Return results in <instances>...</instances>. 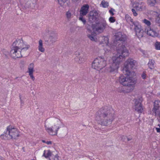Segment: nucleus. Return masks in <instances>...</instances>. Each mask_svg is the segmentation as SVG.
I'll use <instances>...</instances> for the list:
<instances>
[{"instance_id":"obj_1","label":"nucleus","mask_w":160,"mask_h":160,"mask_svg":"<svg viewBox=\"0 0 160 160\" xmlns=\"http://www.w3.org/2000/svg\"><path fill=\"white\" fill-rule=\"evenodd\" d=\"M115 36L116 40L119 41V42H118L119 44L116 48L117 54L112 57L111 60L112 63L109 69L110 72L112 74L118 72L121 62L126 57L129 55V51L125 46V41L126 39V35H122L121 32H119L116 33Z\"/></svg>"},{"instance_id":"obj_2","label":"nucleus","mask_w":160,"mask_h":160,"mask_svg":"<svg viewBox=\"0 0 160 160\" xmlns=\"http://www.w3.org/2000/svg\"><path fill=\"white\" fill-rule=\"evenodd\" d=\"M137 64V62L133 59L129 58L127 59L124 63L122 69L123 74L121 75L119 78V83L129 88L128 92L132 91L135 86L136 81L132 77L136 75V74L134 72H131L130 69Z\"/></svg>"},{"instance_id":"obj_3","label":"nucleus","mask_w":160,"mask_h":160,"mask_svg":"<svg viewBox=\"0 0 160 160\" xmlns=\"http://www.w3.org/2000/svg\"><path fill=\"white\" fill-rule=\"evenodd\" d=\"M115 119L114 115L111 113L110 110L107 107L100 109L96 113L95 118L98 124L105 126L111 125Z\"/></svg>"},{"instance_id":"obj_4","label":"nucleus","mask_w":160,"mask_h":160,"mask_svg":"<svg viewBox=\"0 0 160 160\" xmlns=\"http://www.w3.org/2000/svg\"><path fill=\"white\" fill-rule=\"evenodd\" d=\"M10 51L11 56L13 58L22 57L21 51H26L29 48V45L24 42L22 39L16 40L12 44Z\"/></svg>"},{"instance_id":"obj_5","label":"nucleus","mask_w":160,"mask_h":160,"mask_svg":"<svg viewBox=\"0 0 160 160\" xmlns=\"http://www.w3.org/2000/svg\"><path fill=\"white\" fill-rule=\"evenodd\" d=\"M88 36V38L92 41L98 42L101 40L100 42L99 45L105 47L103 48L106 53L111 50L112 47L109 43V38L108 36H103L99 38H97L96 34L92 32V31L89 28H88L87 30Z\"/></svg>"},{"instance_id":"obj_6","label":"nucleus","mask_w":160,"mask_h":160,"mask_svg":"<svg viewBox=\"0 0 160 160\" xmlns=\"http://www.w3.org/2000/svg\"><path fill=\"white\" fill-rule=\"evenodd\" d=\"M52 121L53 122V125L51 127L45 125V130L50 135H57L58 130L63 126V124L62 121L59 118H53Z\"/></svg>"},{"instance_id":"obj_7","label":"nucleus","mask_w":160,"mask_h":160,"mask_svg":"<svg viewBox=\"0 0 160 160\" xmlns=\"http://www.w3.org/2000/svg\"><path fill=\"white\" fill-rule=\"evenodd\" d=\"M20 135L18 130L12 126H9L7 128L4 133L1 135V138L4 139H16Z\"/></svg>"},{"instance_id":"obj_8","label":"nucleus","mask_w":160,"mask_h":160,"mask_svg":"<svg viewBox=\"0 0 160 160\" xmlns=\"http://www.w3.org/2000/svg\"><path fill=\"white\" fill-rule=\"evenodd\" d=\"M125 18L128 22H131L134 25V30L138 38H142L144 35V32L142 29V27L138 22H133V19L128 14L125 16Z\"/></svg>"},{"instance_id":"obj_9","label":"nucleus","mask_w":160,"mask_h":160,"mask_svg":"<svg viewBox=\"0 0 160 160\" xmlns=\"http://www.w3.org/2000/svg\"><path fill=\"white\" fill-rule=\"evenodd\" d=\"M106 65V61L103 57H98L96 58L92 64L93 68L100 71L104 68Z\"/></svg>"},{"instance_id":"obj_10","label":"nucleus","mask_w":160,"mask_h":160,"mask_svg":"<svg viewBox=\"0 0 160 160\" xmlns=\"http://www.w3.org/2000/svg\"><path fill=\"white\" fill-rule=\"evenodd\" d=\"M107 26V24L106 21L104 20L99 23L93 24L92 26V28L93 32H95L96 33H99L102 32Z\"/></svg>"},{"instance_id":"obj_11","label":"nucleus","mask_w":160,"mask_h":160,"mask_svg":"<svg viewBox=\"0 0 160 160\" xmlns=\"http://www.w3.org/2000/svg\"><path fill=\"white\" fill-rule=\"evenodd\" d=\"M145 32L148 36L153 38L158 37L159 33L158 30L151 27H146L144 30Z\"/></svg>"},{"instance_id":"obj_12","label":"nucleus","mask_w":160,"mask_h":160,"mask_svg":"<svg viewBox=\"0 0 160 160\" xmlns=\"http://www.w3.org/2000/svg\"><path fill=\"white\" fill-rule=\"evenodd\" d=\"M43 156L46 158H49V160H58L59 157L54 152L52 153L49 150H44Z\"/></svg>"},{"instance_id":"obj_13","label":"nucleus","mask_w":160,"mask_h":160,"mask_svg":"<svg viewBox=\"0 0 160 160\" xmlns=\"http://www.w3.org/2000/svg\"><path fill=\"white\" fill-rule=\"evenodd\" d=\"M152 114L155 116L160 115V101L156 100L153 103V107L152 109Z\"/></svg>"},{"instance_id":"obj_14","label":"nucleus","mask_w":160,"mask_h":160,"mask_svg":"<svg viewBox=\"0 0 160 160\" xmlns=\"http://www.w3.org/2000/svg\"><path fill=\"white\" fill-rule=\"evenodd\" d=\"M141 100L139 99V100L135 99L134 100V105L133 106V108L138 112L142 113L143 111L142 105L140 101Z\"/></svg>"},{"instance_id":"obj_15","label":"nucleus","mask_w":160,"mask_h":160,"mask_svg":"<svg viewBox=\"0 0 160 160\" xmlns=\"http://www.w3.org/2000/svg\"><path fill=\"white\" fill-rule=\"evenodd\" d=\"M141 100L139 99V100L135 99L134 100V105L133 106V108L138 112L142 113L143 111L142 105L140 101Z\"/></svg>"},{"instance_id":"obj_16","label":"nucleus","mask_w":160,"mask_h":160,"mask_svg":"<svg viewBox=\"0 0 160 160\" xmlns=\"http://www.w3.org/2000/svg\"><path fill=\"white\" fill-rule=\"evenodd\" d=\"M34 64L33 63L30 64L28 67V72L30 78L33 81H34L35 79V77L33 75V73L34 71Z\"/></svg>"},{"instance_id":"obj_17","label":"nucleus","mask_w":160,"mask_h":160,"mask_svg":"<svg viewBox=\"0 0 160 160\" xmlns=\"http://www.w3.org/2000/svg\"><path fill=\"white\" fill-rule=\"evenodd\" d=\"M89 6L87 4L83 5L81 8L80 11V15L81 16L86 15L88 12Z\"/></svg>"},{"instance_id":"obj_18","label":"nucleus","mask_w":160,"mask_h":160,"mask_svg":"<svg viewBox=\"0 0 160 160\" xmlns=\"http://www.w3.org/2000/svg\"><path fill=\"white\" fill-rule=\"evenodd\" d=\"M98 17V14L96 11L91 12L89 13V19L92 22L95 21Z\"/></svg>"},{"instance_id":"obj_19","label":"nucleus","mask_w":160,"mask_h":160,"mask_svg":"<svg viewBox=\"0 0 160 160\" xmlns=\"http://www.w3.org/2000/svg\"><path fill=\"white\" fill-rule=\"evenodd\" d=\"M133 7L135 8L137 10L142 11L145 8L144 3L143 2L140 3L136 2L133 5Z\"/></svg>"},{"instance_id":"obj_20","label":"nucleus","mask_w":160,"mask_h":160,"mask_svg":"<svg viewBox=\"0 0 160 160\" xmlns=\"http://www.w3.org/2000/svg\"><path fill=\"white\" fill-rule=\"evenodd\" d=\"M159 12L160 11L158 10L157 11H152L150 12V13H152L153 15L158 16L156 19V21L158 23H160V13Z\"/></svg>"},{"instance_id":"obj_21","label":"nucleus","mask_w":160,"mask_h":160,"mask_svg":"<svg viewBox=\"0 0 160 160\" xmlns=\"http://www.w3.org/2000/svg\"><path fill=\"white\" fill-rule=\"evenodd\" d=\"M39 45L38 46V49L39 51L41 52H43L45 51V49L43 47L42 45V41L41 40L39 41Z\"/></svg>"},{"instance_id":"obj_22","label":"nucleus","mask_w":160,"mask_h":160,"mask_svg":"<svg viewBox=\"0 0 160 160\" xmlns=\"http://www.w3.org/2000/svg\"><path fill=\"white\" fill-rule=\"evenodd\" d=\"M155 61L153 60H150L148 63L149 68L150 69H153L154 68Z\"/></svg>"},{"instance_id":"obj_23","label":"nucleus","mask_w":160,"mask_h":160,"mask_svg":"<svg viewBox=\"0 0 160 160\" xmlns=\"http://www.w3.org/2000/svg\"><path fill=\"white\" fill-rule=\"evenodd\" d=\"M100 6L103 8H107L109 6V3L105 1L104 0H102L101 2Z\"/></svg>"},{"instance_id":"obj_24","label":"nucleus","mask_w":160,"mask_h":160,"mask_svg":"<svg viewBox=\"0 0 160 160\" xmlns=\"http://www.w3.org/2000/svg\"><path fill=\"white\" fill-rule=\"evenodd\" d=\"M86 56L84 55H81L79 57L78 62L79 63H82L85 61Z\"/></svg>"},{"instance_id":"obj_25","label":"nucleus","mask_w":160,"mask_h":160,"mask_svg":"<svg viewBox=\"0 0 160 160\" xmlns=\"http://www.w3.org/2000/svg\"><path fill=\"white\" fill-rule=\"evenodd\" d=\"M156 0H148L147 3L148 4L151 6H153L156 3Z\"/></svg>"},{"instance_id":"obj_26","label":"nucleus","mask_w":160,"mask_h":160,"mask_svg":"<svg viewBox=\"0 0 160 160\" xmlns=\"http://www.w3.org/2000/svg\"><path fill=\"white\" fill-rule=\"evenodd\" d=\"M142 22L147 25V27H150V26L151 25V22L149 21L146 19H144L142 20Z\"/></svg>"},{"instance_id":"obj_27","label":"nucleus","mask_w":160,"mask_h":160,"mask_svg":"<svg viewBox=\"0 0 160 160\" xmlns=\"http://www.w3.org/2000/svg\"><path fill=\"white\" fill-rule=\"evenodd\" d=\"M155 48L158 50H160V42H157L155 44Z\"/></svg>"},{"instance_id":"obj_28","label":"nucleus","mask_w":160,"mask_h":160,"mask_svg":"<svg viewBox=\"0 0 160 160\" xmlns=\"http://www.w3.org/2000/svg\"><path fill=\"white\" fill-rule=\"evenodd\" d=\"M83 16H81L80 15V17L79 18V19L82 21L83 23L84 24H85L86 23V20L85 19L83 18Z\"/></svg>"},{"instance_id":"obj_29","label":"nucleus","mask_w":160,"mask_h":160,"mask_svg":"<svg viewBox=\"0 0 160 160\" xmlns=\"http://www.w3.org/2000/svg\"><path fill=\"white\" fill-rule=\"evenodd\" d=\"M109 21L110 23H114L115 21V19L114 17L111 16L109 18Z\"/></svg>"},{"instance_id":"obj_30","label":"nucleus","mask_w":160,"mask_h":160,"mask_svg":"<svg viewBox=\"0 0 160 160\" xmlns=\"http://www.w3.org/2000/svg\"><path fill=\"white\" fill-rule=\"evenodd\" d=\"M141 77L143 79H145L147 77V75L146 74V72L145 71L143 72L141 74Z\"/></svg>"},{"instance_id":"obj_31","label":"nucleus","mask_w":160,"mask_h":160,"mask_svg":"<svg viewBox=\"0 0 160 160\" xmlns=\"http://www.w3.org/2000/svg\"><path fill=\"white\" fill-rule=\"evenodd\" d=\"M115 12V10L112 8H111L109 11V12L111 15L112 16H113L114 15V12Z\"/></svg>"},{"instance_id":"obj_32","label":"nucleus","mask_w":160,"mask_h":160,"mask_svg":"<svg viewBox=\"0 0 160 160\" xmlns=\"http://www.w3.org/2000/svg\"><path fill=\"white\" fill-rule=\"evenodd\" d=\"M67 17L68 18H70L71 16V14L69 11L67 12L66 13Z\"/></svg>"},{"instance_id":"obj_33","label":"nucleus","mask_w":160,"mask_h":160,"mask_svg":"<svg viewBox=\"0 0 160 160\" xmlns=\"http://www.w3.org/2000/svg\"><path fill=\"white\" fill-rule=\"evenodd\" d=\"M2 52L5 56L8 55L9 53V52L5 49L3 50L2 51Z\"/></svg>"},{"instance_id":"obj_34","label":"nucleus","mask_w":160,"mask_h":160,"mask_svg":"<svg viewBox=\"0 0 160 160\" xmlns=\"http://www.w3.org/2000/svg\"><path fill=\"white\" fill-rule=\"evenodd\" d=\"M132 11L133 13V14L134 16H136L138 15L137 13L136 12L135 9L132 8Z\"/></svg>"},{"instance_id":"obj_35","label":"nucleus","mask_w":160,"mask_h":160,"mask_svg":"<svg viewBox=\"0 0 160 160\" xmlns=\"http://www.w3.org/2000/svg\"><path fill=\"white\" fill-rule=\"evenodd\" d=\"M159 127L158 128L156 127L155 128V129L158 132H160V124H158V126Z\"/></svg>"},{"instance_id":"obj_36","label":"nucleus","mask_w":160,"mask_h":160,"mask_svg":"<svg viewBox=\"0 0 160 160\" xmlns=\"http://www.w3.org/2000/svg\"><path fill=\"white\" fill-rule=\"evenodd\" d=\"M139 51L142 53V54L144 55H145L146 53V52L144 50L142 49H139Z\"/></svg>"},{"instance_id":"obj_37","label":"nucleus","mask_w":160,"mask_h":160,"mask_svg":"<svg viewBox=\"0 0 160 160\" xmlns=\"http://www.w3.org/2000/svg\"><path fill=\"white\" fill-rule=\"evenodd\" d=\"M46 143L48 145H51L52 144V142L51 141H47Z\"/></svg>"},{"instance_id":"obj_38","label":"nucleus","mask_w":160,"mask_h":160,"mask_svg":"<svg viewBox=\"0 0 160 160\" xmlns=\"http://www.w3.org/2000/svg\"><path fill=\"white\" fill-rule=\"evenodd\" d=\"M42 142H43V143H46V142H47V141H45V140H42Z\"/></svg>"},{"instance_id":"obj_39","label":"nucleus","mask_w":160,"mask_h":160,"mask_svg":"<svg viewBox=\"0 0 160 160\" xmlns=\"http://www.w3.org/2000/svg\"><path fill=\"white\" fill-rule=\"evenodd\" d=\"M152 90H150V91L149 92L150 93H152Z\"/></svg>"},{"instance_id":"obj_40","label":"nucleus","mask_w":160,"mask_h":160,"mask_svg":"<svg viewBox=\"0 0 160 160\" xmlns=\"http://www.w3.org/2000/svg\"><path fill=\"white\" fill-rule=\"evenodd\" d=\"M20 98V99L21 103H22V100H21V97Z\"/></svg>"},{"instance_id":"obj_41","label":"nucleus","mask_w":160,"mask_h":160,"mask_svg":"<svg viewBox=\"0 0 160 160\" xmlns=\"http://www.w3.org/2000/svg\"><path fill=\"white\" fill-rule=\"evenodd\" d=\"M149 89H152V88H151V87H149Z\"/></svg>"},{"instance_id":"obj_42","label":"nucleus","mask_w":160,"mask_h":160,"mask_svg":"<svg viewBox=\"0 0 160 160\" xmlns=\"http://www.w3.org/2000/svg\"><path fill=\"white\" fill-rule=\"evenodd\" d=\"M158 95H160V92L158 93Z\"/></svg>"},{"instance_id":"obj_43","label":"nucleus","mask_w":160,"mask_h":160,"mask_svg":"<svg viewBox=\"0 0 160 160\" xmlns=\"http://www.w3.org/2000/svg\"><path fill=\"white\" fill-rule=\"evenodd\" d=\"M158 116H159L160 117V115H159Z\"/></svg>"},{"instance_id":"obj_44","label":"nucleus","mask_w":160,"mask_h":160,"mask_svg":"<svg viewBox=\"0 0 160 160\" xmlns=\"http://www.w3.org/2000/svg\"><path fill=\"white\" fill-rule=\"evenodd\" d=\"M158 55H159V56L160 57V54H159Z\"/></svg>"},{"instance_id":"obj_45","label":"nucleus","mask_w":160,"mask_h":160,"mask_svg":"<svg viewBox=\"0 0 160 160\" xmlns=\"http://www.w3.org/2000/svg\"><path fill=\"white\" fill-rule=\"evenodd\" d=\"M32 160H34V159H32Z\"/></svg>"}]
</instances>
